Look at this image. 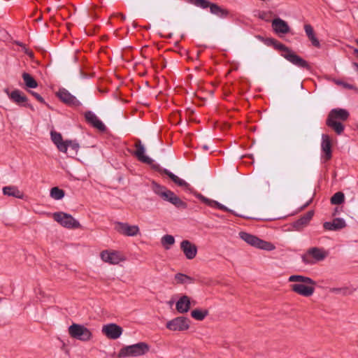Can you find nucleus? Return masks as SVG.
<instances>
[{
  "instance_id": "1",
  "label": "nucleus",
  "mask_w": 358,
  "mask_h": 358,
  "mask_svg": "<svg viewBox=\"0 0 358 358\" xmlns=\"http://www.w3.org/2000/svg\"><path fill=\"white\" fill-rule=\"evenodd\" d=\"M348 117L349 113L345 109H332L328 115L326 120V124L332 128L337 134H341L344 131V126L341 122H337L336 120L338 119L345 121L348 120Z\"/></svg>"
},
{
  "instance_id": "2",
  "label": "nucleus",
  "mask_w": 358,
  "mask_h": 358,
  "mask_svg": "<svg viewBox=\"0 0 358 358\" xmlns=\"http://www.w3.org/2000/svg\"><path fill=\"white\" fill-rule=\"evenodd\" d=\"M150 350V346L145 342H140L136 344L125 346L118 352L117 357H138L146 354Z\"/></svg>"
},
{
  "instance_id": "3",
  "label": "nucleus",
  "mask_w": 358,
  "mask_h": 358,
  "mask_svg": "<svg viewBox=\"0 0 358 358\" xmlns=\"http://www.w3.org/2000/svg\"><path fill=\"white\" fill-rule=\"evenodd\" d=\"M240 238L249 245L257 248L271 251L275 249V246L270 242H267L259 238L257 236L241 231L239 233Z\"/></svg>"
},
{
  "instance_id": "4",
  "label": "nucleus",
  "mask_w": 358,
  "mask_h": 358,
  "mask_svg": "<svg viewBox=\"0 0 358 358\" xmlns=\"http://www.w3.org/2000/svg\"><path fill=\"white\" fill-rule=\"evenodd\" d=\"M69 334L73 338L81 341H88L92 337L91 331L84 325L73 323L69 327Z\"/></svg>"
},
{
  "instance_id": "5",
  "label": "nucleus",
  "mask_w": 358,
  "mask_h": 358,
  "mask_svg": "<svg viewBox=\"0 0 358 358\" xmlns=\"http://www.w3.org/2000/svg\"><path fill=\"white\" fill-rule=\"evenodd\" d=\"M53 218L57 222L67 229H78L81 227L80 222L71 215L64 212L53 213Z\"/></svg>"
},
{
  "instance_id": "6",
  "label": "nucleus",
  "mask_w": 358,
  "mask_h": 358,
  "mask_svg": "<svg viewBox=\"0 0 358 358\" xmlns=\"http://www.w3.org/2000/svg\"><path fill=\"white\" fill-rule=\"evenodd\" d=\"M189 322L190 321L187 317L180 316L169 321L166 327L171 331H182L189 328Z\"/></svg>"
},
{
  "instance_id": "7",
  "label": "nucleus",
  "mask_w": 358,
  "mask_h": 358,
  "mask_svg": "<svg viewBox=\"0 0 358 358\" xmlns=\"http://www.w3.org/2000/svg\"><path fill=\"white\" fill-rule=\"evenodd\" d=\"M56 95L61 101L70 107H78L81 105L80 101L65 88L59 89Z\"/></svg>"
},
{
  "instance_id": "8",
  "label": "nucleus",
  "mask_w": 358,
  "mask_h": 358,
  "mask_svg": "<svg viewBox=\"0 0 358 358\" xmlns=\"http://www.w3.org/2000/svg\"><path fill=\"white\" fill-rule=\"evenodd\" d=\"M115 229L120 234L127 236H135L139 234V227L137 225H129L128 223L117 222L115 223Z\"/></svg>"
},
{
  "instance_id": "9",
  "label": "nucleus",
  "mask_w": 358,
  "mask_h": 358,
  "mask_svg": "<svg viewBox=\"0 0 358 358\" xmlns=\"http://www.w3.org/2000/svg\"><path fill=\"white\" fill-rule=\"evenodd\" d=\"M282 56L287 61H289L290 63L296 66L306 69L308 71H310L311 69L309 64L305 59H303L302 57L296 55L290 49L288 50L287 53L282 54Z\"/></svg>"
},
{
  "instance_id": "10",
  "label": "nucleus",
  "mask_w": 358,
  "mask_h": 358,
  "mask_svg": "<svg viewBox=\"0 0 358 358\" xmlns=\"http://www.w3.org/2000/svg\"><path fill=\"white\" fill-rule=\"evenodd\" d=\"M122 328L115 323L107 324L102 327V333L107 338L113 340L118 338L122 335Z\"/></svg>"
},
{
  "instance_id": "11",
  "label": "nucleus",
  "mask_w": 358,
  "mask_h": 358,
  "mask_svg": "<svg viewBox=\"0 0 358 358\" xmlns=\"http://www.w3.org/2000/svg\"><path fill=\"white\" fill-rule=\"evenodd\" d=\"M180 248L187 259H193L197 254V247L188 240L180 243Z\"/></svg>"
},
{
  "instance_id": "12",
  "label": "nucleus",
  "mask_w": 358,
  "mask_h": 358,
  "mask_svg": "<svg viewBox=\"0 0 358 358\" xmlns=\"http://www.w3.org/2000/svg\"><path fill=\"white\" fill-rule=\"evenodd\" d=\"M100 256L103 262L110 264H117L120 262L124 260L120 254L116 251L110 252L107 250H104L101 252Z\"/></svg>"
},
{
  "instance_id": "13",
  "label": "nucleus",
  "mask_w": 358,
  "mask_h": 358,
  "mask_svg": "<svg viewBox=\"0 0 358 358\" xmlns=\"http://www.w3.org/2000/svg\"><path fill=\"white\" fill-rule=\"evenodd\" d=\"M315 285H308L307 284L296 283L291 285V289L303 296H310L315 292Z\"/></svg>"
},
{
  "instance_id": "14",
  "label": "nucleus",
  "mask_w": 358,
  "mask_h": 358,
  "mask_svg": "<svg viewBox=\"0 0 358 358\" xmlns=\"http://www.w3.org/2000/svg\"><path fill=\"white\" fill-rule=\"evenodd\" d=\"M194 195L197 199H199L202 203H205L206 205H207V206H210L211 208H217L222 210L224 211L230 212V213H234L232 210L228 208L225 206L220 203L219 202H217V201H216L215 200H212V199H208L207 197L204 196L203 195H202L200 193L194 192Z\"/></svg>"
},
{
  "instance_id": "15",
  "label": "nucleus",
  "mask_w": 358,
  "mask_h": 358,
  "mask_svg": "<svg viewBox=\"0 0 358 358\" xmlns=\"http://www.w3.org/2000/svg\"><path fill=\"white\" fill-rule=\"evenodd\" d=\"M162 198L166 201L170 202L173 205H174L177 208H186L187 203L182 201L178 196L175 194L171 190L167 189L163 194Z\"/></svg>"
},
{
  "instance_id": "16",
  "label": "nucleus",
  "mask_w": 358,
  "mask_h": 358,
  "mask_svg": "<svg viewBox=\"0 0 358 358\" xmlns=\"http://www.w3.org/2000/svg\"><path fill=\"white\" fill-rule=\"evenodd\" d=\"M85 117L89 124L100 131H105L106 130V127L103 123L92 111L88 110L85 112Z\"/></svg>"
},
{
  "instance_id": "17",
  "label": "nucleus",
  "mask_w": 358,
  "mask_h": 358,
  "mask_svg": "<svg viewBox=\"0 0 358 358\" xmlns=\"http://www.w3.org/2000/svg\"><path fill=\"white\" fill-rule=\"evenodd\" d=\"M273 30L276 34H286L290 31V27L287 22L279 17L275 18L272 21Z\"/></svg>"
},
{
  "instance_id": "18",
  "label": "nucleus",
  "mask_w": 358,
  "mask_h": 358,
  "mask_svg": "<svg viewBox=\"0 0 358 358\" xmlns=\"http://www.w3.org/2000/svg\"><path fill=\"white\" fill-rule=\"evenodd\" d=\"M135 148L136 150L134 152V155L137 157V159L143 163L148 164H152L153 160L149 157L144 155L145 148L142 145L141 140L137 139L135 143Z\"/></svg>"
},
{
  "instance_id": "19",
  "label": "nucleus",
  "mask_w": 358,
  "mask_h": 358,
  "mask_svg": "<svg viewBox=\"0 0 358 358\" xmlns=\"http://www.w3.org/2000/svg\"><path fill=\"white\" fill-rule=\"evenodd\" d=\"M346 227V222L343 218H334L332 222H325L323 224L324 229L328 231H338Z\"/></svg>"
},
{
  "instance_id": "20",
  "label": "nucleus",
  "mask_w": 358,
  "mask_h": 358,
  "mask_svg": "<svg viewBox=\"0 0 358 358\" xmlns=\"http://www.w3.org/2000/svg\"><path fill=\"white\" fill-rule=\"evenodd\" d=\"M5 92L8 95V97L15 103L22 105L28 100L27 97L19 90H15L10 93L8 89H5Z\"/></svg>"
},
{
  "instance_id": "21",
  "label": "nucleus",
  "mask_w": 358,
  "mask_h": 358,
  "mask_svg": "<svg viewBox=\"0 0 358 358\" xmlns=\"http://www.w3.org/2000/svg\"><path fill=\"white\" fill-rule=\"evenodd\" d=\"M314 215L313 210H309L299 220L293 223L294 228L297 230H301L305 226H306L310 220L313 218Z\"/></svg>"
},
{
  "instance_id": "22",
  "label": "nucleus",
  "mask_w": 358,
  "mask_h": 358,
  "mask_svg": "<svg viewBox=\"0 0 358 358\" xmlns=\"http://www.w3.org/2000/svg\"><path fill=\"white\" fill-rule=\"evenodd\" d=\"M190 306V299L187 295L182 296L176 304V310L180 313H185L188 312Z\"/></svg>"
},
{
  "instance_id": "23",
  "label": "nucleus",
  "mask_w": 358,
  "mask_h": 358,
  "mask_svg": "<svg viewBox=\"0 0 358 358\" xmlns=\"http://www.w3.org/2000/svg\"><path fill=\"white\" fill-rule=\"evenodd\" d=\"M50 136L52 141L56 145L57 149L60 152L66 153V145L65 144V141H64L62 139V134L55 131H52Z\"/></svg>"
},
{
  "instance_id": "24",
  "label": "nucleus",
  "mask_w": 358,
  "mask_h": 358,
  "mask_svg": "<svg viewBox=\"0 0 358 358\" xmlns=\"http://www.w3.org/2000/svg\"><path fill=\"white\" fill-rule=\"evenodd\" d=\"M322 149L325 154V158L329 160L331 158V142L327 134L322 135Z\"/></svg>"
},
{
  "instance_id": "25",
  "label": "nucleus",
  "mask_w": 358,
  "mask_h": 358,
  "mask_svg": "<svg viewBox=\"0 0 358 358\" xmlns=\"http://www.w3.org/2000/svg\"><path fill=\"white\" fill-rule=\"evenodd\" d=\"M304 30L307 37L311 41L312 45L316 48H320V43L315 34L313 27L310 24H306L304 25Z\"/></svg>"
},
{
  "instance_id": "26",
  "label": "nucleus",
  "mask_w": 358,
  "mask_h": 358,
  "mask_svg": "<svg viewBox=\"0 0 358 358\" xmlns=\"http://www.w3.org/2000/svg\"><path fill=\"white\" fill-rule=\"evenodd\" d=\"M3 193L5 195L17 199H23L24 193L15 186H6L3 188Z\"/></svg>"
},
{
  "instance_id": "27",
  "label": "nucleus",
  "mask_w": 358,
  "mask_h": 358,
  "mask_svg": "<svg viewBox=\"0 0 358 358\" xmlns=\"http://www.w3.org/2000/svg\"><path fill=\"white\" fill-rule=\"evenodd\" d=\"M65 144L66 145V151L70 148L69 157H74L78 155L80 145L76 141L66 140Z\"/></svg>"
},
{
  "instance_id": "28",
  "label": "nucleus",
  "mask_w": 358,
  "mask_h": 358,
  "mask_svg": "<svg viewBox=\"0 0 358 358\" xmlns=\"http://www.w3.org/2000/svg\"><path fill=\"white\" fill-rule=\"evenodd\" d=\"M289 282H302L307 285H315L316 282L313 279L308 277H306L300 275H292L289 278Z\"/></svg>"
},
{
  "instance_id": "29",
  "label": "nucleus",
  "mask_w": 358,
  "mask_h": 358,
  "mask_svg": "<svg viewBox=\"0 0 358 358\" xmlns=\"http://www.w3.org/2000/svg\"><path fill=\"white\" fill-rule=\"evenodd\" d=\"M308 253L317 261H322L326 257L325 252L322 249L316 247L310 248Z\"/></svg>"
},
{
  "instance_id": "30",
  "label": "nucleus",
  "mask_w": 358,
  "mask_h": 358,
  "mask_svg": "<svg viewBox=\"0 0 358 358\" xmlns=\"http://www.w3.org/2000/svg\"><path fill=\"white\" fill-rule=\"evenodd\" d=\"M209 8L211 13L220 17H227L229 14V11L227 10L222 8L216 3H210Z\"/></svg>"
},
{
  "instance_id": "31",
  "label": "nucleus",
  "mask_w": 358,
  "mask_h": 358,
  "mask_svg": "<svg viewBox=\"0 0 358 358\" xmlns=\"http://www.w3.org/2000/svg\"><path fill=\"white\" fill-rule=\"evenodd\" d=\"M164 173L166 174V176H168L178 186L184 187L185 188H189V184L187 182H186L182 179H180L177 176H176L173 173L170 172L169 170L164 169Z\"/></svg>"
},
{
  "instance_id": "32",
  "label": "nucleus",
  "mask_w": 358,
  "mask_h": 358,
  "mask_svg": "<svg viewBox=\"0 0 358 358\" xmlns=\"http://www.w3.org/2000/svg\"><path fill=\"white\" fill-rule=\"evenodd\" d=\"M22 77L26 87L29 88H36L38 87L37 81L29 73L24 72L22 73Z\"/></svg>"
},
{
  "instance_id": "33",
  "label": "nucleus",
  "mask_w": 358,
  "mask_h": 358,
  "mask_svg": "<svg viewBox=\"0 0 358 358\" xmlns=\"http://www.w3.org/2000/svg\"><path fill=\"white\" fill-rule=\"evenodd\" d=\"M175 280L179 284H192L194 282L193 278L181 273H178L175 275Z\"/></svg>"
},
{
  "instance_id": "34",
  "label": "nucleus",
  "mask_w": 358,
  "mask_h": 358,
  "mask_svg": "<svg viewBox=\"0 0 358 358\" xmlns=\"http://www.w3.org/2000/svg\"><path fill=\"white\" fill-rule=\"evenodd\" d=\"M209 312L208 310H200V309H194L191 312V316L199 321H202L204 318L208 315Z\"/></svg>"
},
{
  "instance_id": "35",
  "label": "nucleus",
  "mask_w": 358,
  "mask_h": 358,
  "mask_svg": "<svg viewBox=\"0 0 358 358\" xmlns=\"http://www.w3.org/2000/svg\"><path fill=\"white\" fill-rule=\"evenodd\" d=\"M161 243L166 250H169L175 243V238L171 235H164L161 239Z\"/></svg>"
},
{
  "instance_id": "36",
  "label": "nucleus",
  "mask_w": 358,
  "mask_h": 358,
  "mask_svg": "<svg viewBox=\"0 0 358 358\" xmlns=\"http://www.w3.org/2000/svg\"><path fill=\"white\" fill-rule=\"evenodd\" d=\"M64 195V191L57 187H54L50 189V196L55 200L62 199Z\"/></svg>"
},
{
  "instance_id": "37",
  "label": "nucleus",
  "mask_w": 358,
  "mask_h": 358,
  "mask_svg": "<svg viewBox=\"0 0 358 358\" xmlns=\"http://www.w3.org/2000/svg\"><path fill=\"white\" fill-rule=\"evenodd\" d=\"M345 196L341 192L335 193L331 198V203L334 205L341 204L344 202Z\"/></svg>"
},
{
  "instance_id": "38",
  "label": "nucleus",
  "mask_w": 358,
  "mask_h": 358,
  "mask_svg": "<svg viewBox=\"0 0 358 358\" xmlns=\"http://www.w3.org/2000/svg\"><path fill=\"white\" fill-rule=\"evenodd\" d=\"M152 189L155 194H158L161 197L162 196L164 192L167 190L166 187L159 185L155 181H152Z\"/></svg>"
},
{
  "instance_id": "39",
  "label": "nucleus",
  "mask_w": 358,
  "mask_h": 358,
  "mask_svg": "<svg viewBox=\"0 0 358 358\" xmlns=\"http://www.w3.org/2000/svg\"><path fill=\"white\" fill-rule=\"evenodd\" d=\"M271 43L273 45V47L278 50L284 51L285 53H287L289 48L285 45L284 44L278 42L276 39L271 38Z\"/></svg>"
},
{
  "instance_id": "40",
  "label": "nucleus",
  "mask_w": 358,
  "mask_h": 358,
  "mask_svg": "<svg viewBox=\"0 0 358 358\" xmlns=\"http://www.w3.org/2000/svg\"><path fill=\"white\" fill-rule=\"evenodd\" d=\"M187 1L202 8H208L210 3V2L207 0H187Z\"/></svg>"
},
{
  "instance_id": "41",
  "label": "nucleus",
  "mask_w": 358,
  "mask_h": 358,
  "mask_svg": "<svg viewBox=\"0 0 358 358\" xmlns=\"http://www.w3.org/2000/svg\"><path fill=\"white\" fill-rule=\"evenodd\" d=\"M331 292L342 294L343 295H347L348 293V289L347 287L343 288H331Z\"/></svg>"
},
{
  "instance_id": "42",
  "label": "nucleus",
  "mask_w": 358,
  "mask_h": 358,
  "mask_svg": "<svg viewBox=\"0 0 358 358\" xmlns=\"http://www.w3.org/2000/svg\"><path fill=\"white\" fill-rule=\"evenodd\" d=\"M29 92L35 97V99L38 101L40 103L48 105L45 101L44 99L37 92L29 90Z\"/></svg>"
},
{
  "instance_id": "43",
  "label": "nucleus",
  "mask_w": 358,
  "mask_h": 358,
  "mask_svg": "<svg viewBox=\"0 0 358 358\" xmlns=\"http://www.w3.org/2000/svg\"><path fill=\"white\" fill-rule=\"evenodd\" d=\"M152 169H154L156 171H158L159 173H164V169L161 168L159 164H153V162H152V164H150Z\"/></svg>"
},
{
  "instance_id": "44",
  "label": "nucleus",
  "mask_w": 358,
  "mask_h": 358,
  "mask_svg": "<svg viewBox=\"0 0 358 358\" xmlns=\"http://www.w3.org/2000/svg\"><path fill=\"white\" fill-rule=\"evenodd\" d=\"M24 52L29 57H34V52L29 49L27 48L25 46L23 48Z\"/></svg>"
},
{
  "instance_id": "45",
  "label": "nucleus",
  "mask_w": 358,
  "mask_h": 358,
  "mask_svg": "<svg viewBox=\"0 0 358 358\" xmlns=\"http://www.w3.org/2000/svg\"><path fill=\"white\" fill-rule=\"evenodd\" d=\"M343 87H345V88H348V89H352L353 88V86L350 85V84H348V83H343Z\"/></svg>"
},
{
  "instance_id": "46",
  "label": "nucleus",
  "mask_w": 358,
  "mask_h": 358,
  "mask_svg": "<svg viewBox=\"0 0 358 358\" xmlns=\"http://www.w3.org/2000/svg\"><path fill=\"white\" fill-rule=\"evenodd\" d=\"M15 44H17V45L22 47V48L25 46L24 43H21L20 41H16Z\"/></svg>"
},
{
  "instance_id": "47",
  "label": "nucleus",
  "mask_w": 358,
  "mask_h": 358,
  "mask_svg": "<svg viewBox=\"0 0 358 358\" xmlns=\"http://www.w3.org/2000/svg\"><path fill=\"white\" fill-rule=\"evenodd\" d=\"M80 158H79V159H78V160H80V161H85V160H87V157H83V156H81V155H80Z\"/></svg>"
},
{
  "instance_id": "48",
  "label": "nucleus",
  "mask_w": 358,
  "mask_h": 358,
  "mask_svg": "<svg viewBox=\"0 0 358 358\" xmlns=\"http://www.w3.org/2000/svg\"><path fill=\"white\" fill-rule=\"evenodd\" d=\"M23 106H27V107L30 108L31 109L34 110L33 106H32L31 105H30V104H25V103H24V104H23Z\"/></svg>"
},
{
  "instance_id": "49",
  "label": "nucleus",
  "mask_w": 358,
  "mask_h": 358,
  "mask_svg": "<svg viewBox=\"0 0 358 358\" xmlns=\"http://www.w3.org/2000/svg\"><path fill=\"white\" fill-rule=\"evenodd\" d=\"M203 148L204 150H208V149H209V146H208V145H203Z\"/></svg>"
},
{
  "instance_id": "50",
  "label": "nucleus",
  "mask_w": 358,
  "mask_h": 358,
  "mask_svg": "<svg viewBox=\"0 0 358 358\" xmlns=\"http://www.w3.org/2000/svg\"><path fill=\"white\" fill-rule=\"evenodd\" d=\"M41 20H42V16H40V17H38L36 20V22H40V21H41Z\"/></svg>"
},
{
  "instance_id": "51",
  "label": "nucleus",
  "mask_w": 358,
  "mask_h": 358,
  "mask_svg": "<svg viewBox=\"0 0 358 358\" xmlns=\"http://www.w3.org/2000/svg\"><path fill=\"white\" fill-rule=\"evenodd\" d=\"M338 213V208H336L334 210V212L333 213V215H336V214Z\"/></svg>"
},
{
  "instance_id": "52",
  "label": "nucleus",
  "mask_w": 358,
  "mask_h": 358,
  "mask_svg": "<svg viewBox=\"0 0 358 358\" xmlns=\"http://www.w3.org/2000/svg\"><path fill=\"white\" fill-rule=\"evenodd\" d=\"M120 15L121 16V18L122 20H125V18H126L125 15H124L123 14H121V13L120 14Z\"/></svg>"
},
{
  "instance_id": "53",
  "label": "nucleus",
  "mask_w": 358,
  "mask_h": 358,
  "mask_svg": "<svg viewBox=\"0 0 358 358\" xmlns=\"http://www.w3.org/2000/svg\"><path fill=\"white\" fill-rule=\"evenodd\" d=\"M353 66H355L358 71V64L357 63H353Z\"/></svg>"
},
{
  "instance_id": "54",
  "label": "nucleus",
  "mask_w": 358,
  "mask_h": 358,
  "mask_svg": "<svg viewBox=\"0 0 358 358\" xmlns=\"http://www.w3.org/2000/svg\"><path fill=\"white\" fill-rule=\"evenodd\" d=\"M336 83H337L338 85H342L343 84V82L342 81H336Z\"/></svg>"
},
{
  "instance_id": "55",
  "label": "nucleus",
  "mask_w": 358,
  "mask_h": 358,
  "mask_svg": "<svg viewBox=\"0 0 358 358\" xmlns=\"http://www.w3.org/2000/svg\"><path fill=\"white\" fill-rule=\"evenodd\" d=\"M354 52L358 55V50L357 49H355Z\"/></svg>"
},
{
  "instance_id": "56",
  "label": "nucleus",
  "mask_w": 358,
  "mask_h": 358,
  "mask_svg": "<svg viewBox=\"0 0 358 358\" xmlns=\"http://www.w3.org/2000/svg\"><path fill=\"white\" fill-rule=\"evenodd\" d=\"M50 10H51V8H47V11H48V12H50Z\"/></svg>"
},
{
  "instance_id": "57",
  "label": "nucleus",
  "mask_w": 358,
  "mask_h": 358,
  "mask_svg": "<svg viewBox=\"0 0 358 358\" xmlns=\"http://www.w3.org/2000/svg\"><path fill=\"white\" fill-rule=\"evenodd\" d=\"M355 42L357 43V44L358 45V39H356Z\"/></svg>"
},
{
  "instance_id": "58",
  "label": "nucleus",
  "mask_w": 358,
  "mask_h": 358,
  "mask_svg": "<svg viewBox=\"0 0 358 358\" xmlns=\"http://www.w3.org/2000/svg\"><path fill=\"white\" fill-rule=\"evenodd\" d=\"M303 260L306 262L305 257H303Z\"/></svg>"
}]
</instances>
